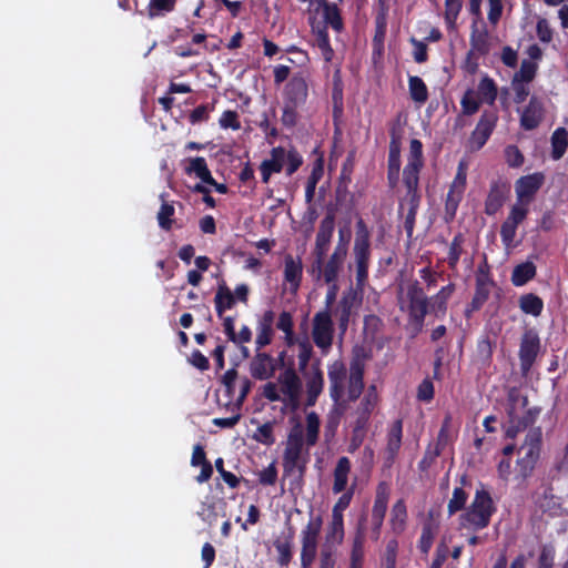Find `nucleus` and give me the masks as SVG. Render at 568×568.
<instances>
[{"label": "nucleus", "instance_id": "nucleus-40", "mask_svg": "<svg viewBox=\"0 0 568 568\" xmlns=\"http://www.w3.org/2000/svg\"><path fill=\"white\" fill-rule=\"evenodd\" d=\"M178 0H150L146 7L149 19H155L166 16L175 10Z\"/></svg>", "mask_w": 568, "mask_h": 568}, {"label": "nucleus", "instance_id": "nucleus-35", "mask_svg": "<svg viewBox=\"0 0 568 568\" xmlns=\"http://www.w3.org/2000/svg\"><path fill=\"white\" fill-rule=\"evenodd\" d=\"M519 308L523 313L539 316L544 310V301L534 293H527L519 297Z\"/></svg>", "mask_w": 568, "mask_h": 568}, {"label": "nucleus", "instance_id": "nucleus-50", "mask_svg": "<svg viewBox=\"0 0 568 568\" xmlns=\"http://www.w3.org/2000/svg\"><path fill=\"white\" fill-rule=\"evenodd\" d=\"M464 242V235L462 233H457L449 245L447 263L449 268L452 270H455L457 267V264L463 253Z\"/></svg>", "mask_w": 568, "mask_h": 568}, {"label": "nucleus", "instance_id": "nucleus-33", "mask_svg": "<svg viewBox=\"0 0 568 568\" xmlns=\"http://www.w3.org/2000/svg\"><path fill=\"white\" fill-rule=\"evenodd\" d=\"M185 173L189 175L195 174L203 183H214V178L207 168L206 160L202 156L190 159Z\"/></svg>", "mask_w": 568, "mask_h": 568}, {"label": "nucleus", "instance_id": "nucleus-54", "mask_svg": "<svg viewBox=\"0 0 568 568\" xmlns=\"http://www.w3.org/2000/svg\"><path fill=\"white\" fill-rule=\"evenodd\" d=\"M539 410L536 408H529L523 416H518L515 412V407L511 406L507 410L508 419L519 423V428H527L532 425L536 420Z\"/></svg>", "mask_w": 568, "mask_h": 568}, {"label": "nucleus", "instance_id": "nucleus-39", "mask_svg": "<svg viewBox=\"0 0 568 568\" xmlns=\"http://www.w3.org/2000/svg\"><path fill=\"white\" fill-rule=\"evenodd\" d=\"M477 94L484 103L494 105L498 94L495 81L488 75L483 77L478 83Z\"/></svg>", "mask_w": 568, "mask_h": 568}, {"label": "nucleus", "instance_id": "nucleus-14", "mask_svg": "<svg viewBox=\"0 0 568 568\" xmlns=\"http://www.w3.org/2000/svg\"><path fill=\"white\" fill-rule=\"evenodd\" d=\"M545 112L546 110L542 100L532 95L520 113V128L525 131H532L537 129L544 121Z\"/></svg>", "mask_w": 568, "mask_h": 568}, {"label": "nucleus", "instance_id": "nucleus-56", "mask_svg": "<svg viewBox=\"0 0 568 568\" xmlns=\"http://www.w3.org/2000/svg\"><path fill=\"white\" fill-rule=\"evenodd\" d=\"M556 549L552 544H544L537 558V568L555 567Z\"/></svg>", "mask_w": 568, "mask_h": 568}, {"label": "nucleus", "instance_id": "nucleus-9", "mask_svg": "<svg viewBox=\"0 0 568 568\" xmlns=\"http://www.w3.org/2000/svg\"><path fill=\"white\" fill-rule=\"evenodd\" d=\"M334 333L335 329L331 311L322 310L317 312L312 321V338L314 344L323 354H327L329 352L334 339Z\"/></svg>", "mask_w": 568, "mask_h": 568}, {"label": "nucleus", "instance_id": "nucleus-7", "mask_svg": "<svg viewBox=\"0 0 568 568\" xmlns=\"http://www.w3.org/2000/svg\"><path fill=\"white\" fill-rule=\"evenodd\" d=\"M406 296L408 301L407 313L409 322L419 332L424 326L426 315L430 312L429 298L426 296L418 281L408 284Z\"/></svg>", "mask_w": 568, "mask_h": 568}, {"label": "nucleus", "instance_id": "nucleus-4", "mask_svg": "<svg viewBox=\"0 0 568 568\" xmlns=\"http://www.w3.org/2000/svg\"><path fill=\"white\" fill-rule=\"evenodd\" d=\"M304 432L301 423H296L287 435L286 446L283 453L284 476H291L295 471L302 478L307 464V458L303 456Z\"/></svg>", "mask_w": 568, "mask_h": 568}, {"label": "nucleus", "instance_id": "nucleus-3", "mask_svg": "<svg viewBox=\"0 0 568 568\" xmlns=\"http://www.w3.org/2000/svg\"><path fill=\"white\" fill-rule=\"evenodd\" d=\"M353 263L348 270L354 267L355 280L368 282L369 266L372 260L371 231L363 219H358L355 224V237L352 247Z\"/></svg>", "mask_w": 568, "mask_h": 568}, {"label": "nucleus", "instance_id": "nucleus-19", "mask_svg": "<svg viewBox=\"0 0 568 568\" xmlns=\"http://www.w3.org/2000/svg\"><path fill=\"white\" fill-rule=\"evenodd\" d=\"M508 192L509 186L506 183L493 181L485 201V213L495 215L503 207Z\"/></svg>", "mask_w": 568, "mask_h": 568}, {"label": "nucleus", "instance_id": "nucleus-53", "mask_svg": "<svg viewBox=\"0 0 568 568\" xmlns=\"http://www.w3.org/2000/svg\"><path fill=\"white\" fill-rule=\"evenodd\" d=\"M386 26V12L382 11L375 19V34L373 38V45L375 49H378V51H381L384 47Z\"/></svg>", "mask_w": 568, "mask_h": 568}, {"label": "nucleus", "instance_id": "nucleus-43", "mask_svg": "<svg viewBox=\"0 0 568 568\" xmlns=\"http://www.w3.org/2000/svg\"><path fill=\"white\" fill-rule=\"evenodd\" d=\"M468 493L463 487H455L453 495L447 504V514L449 517L457 514L458 511L466 510V504L468 500Z\"/></svg>", "mask_w": 568, "mask_h": 568}, {"label": "nucleus", "instance_id": "nucleus-36", "mask_svg": "<svg viewBox=\"0 0 568 568\" xmlns=\"http://www.w3.org/2000/svg\"><path fill=\"white\" fill-rule=\"evenodd\" d=\"M324 174L323 161L318 159L313 165L312 172L307 178L306 186H305V202L311 204L315 196V190L317 183L321 181Z\"/></svg>", "mask_w": 568, "mask_h": 568}, {"label": "nucleus", "instance_id": "nucleus-21", "mask_svg": "<svg viewBox=\"0 0 568 568\" xmlns=\"http://www.w3.org/2000/svg\"><path fill=\"white\" fill-rule=\"evenodd\" d=\"M275 320V313L272 310L265 311L258 320L257 323V335L255 339V345L257 351H261L263 347L271 344L274 331L273 324Z\"/></svg>", "mask_w": 568, "mask_h": 568}, {"label": "nucleus", "instance_id": "nucleus-34", "mask_svg": "<svg viewBox=\"0 0 568 568\" xmlns=\"http://www.w3.org/2000/svg\"><path fill=\"white\" fill-rule=\"evenodd\" d=\"M214 303L217 316L222 317L226 310H231L235 305L236 300L231 290L223 284L216 291Z\"/></svg>", "mask_w": 568, "mask_h": 568}, {"label": "nucleus", "instance_id": "nucleus-57", "mask_svg": "<svg viewBox=\"0 0 568 568\" xmlns=\"http://www.w3.org/2000/svg\"><path fill=\"white\" fill-rule=\"evenodd\" d=\"M175 213L174 206L172 203L163 202L159 212H158V222L159 226L164 231H170L173 225V215Z\"/></svg>", "mask_w": 568, "mask_h": 568}, {"label": "nucleus", "instance_id": "nucleus-13", "mask_svg": "<svg viewBox=\"0 0 568 568\" xmlns=\"http://www.w3.org/2000/svg\"><path fill=\"white\" fill-rule=\"evenodd\" d=\"M540 351V338L536 331L527 329L521 336L519 361L523 371H529Z\"/></svg>", "mask_w": 568, "mask_h": 568}, {"label": "nucleus", "instance_id": "nucleus-31", "mask_svg": "<svg viewBox=\"0 0 568 568\" xmlns=\"http://www.w3.org/2000/svg\"><path fill=\"white\" fill-rule=\"evenodd\" d=\"M315 36L313 45L317 47L325 62H331L334 58V50L331 45L329 36L326 26L312 28Z\"/></svg>", "mask_w": 568, "mask_h": 568}, {"label": "nucleus", "instance_id": "nucleus-22", "mask_svg": "<svg viewBox=\"0 0 568 568\" xmlns=\"http://www.w3.org/2000/svg\"><path fill=\"white\" fill-rule=\"evenodd\" d=\"M367 282L355 280V285L348 286L343 293L338 303L343 304L347 310L356 313L362 306L365 287Z\"/></svg>", "mask_w": 568, "mask_h": 568}, {"label": "nucleus", "instance_id": "nucleus-61", "mask_svg": "<svg viewBox=\"0 0 568 568\" xmlns=\"http://www.w3.org/2000/svg\"><path fill=\"white\" fill-rule=\"evenodd\" d=\"M398 541L392 538L387 541L385 552L382 557V562L385 568H396L397 564Z\"/></svg>", "mask_w": 568, "mask_h": 568}, {"label": "nucleus", "instance_id": "nucleus-59", "mask_svg": "<svg viewBox=\"0 0 568 568\" xmlns=\"http://www.w3.org/2000/svg\"><path fill=\"white\" fill-rule=\"evenodd\" d=\"M273 423L267 422L263 425L258 426L253 435V439L256 442L266 445L272 446L275 443V437L273 434Z\"/></svg>", "mask_w": 568, "mask_h": 568}, {"label": "nucleus", "instance_id": "nucleus-29", "mask_svg": "<svg viewBox=\"0 0 568 568\" xmlns=\"http://www.w3.org/2000/svg\"><path fill=\"white\" fill-rule=\"evenodd\" d=\"M422 200H400L398 205V213H402L407 206V213L404 220V230L408 239L413 237L416 216L420 206Z\"/></svg>", "mask_w": 568, "mask_h": 568}, {"label": "nucleus", "instance_id": "nucleus-11", "mask_svg": "<svg viewBox=\"0 0 568 568\" xmlns=\"http://www.w3.org/2000/svg\"><path fill=\"white\" fill-rule=\"evenodd\" d=\"M308 97V84L302 73L294 74L284 87V103L291 104L293 108H302Z\"/></svg>", "mask_w": 568, "mask_h": 568}, {"label": "nucleus", "instance_id": "nucleus-52", "mask_svg": "<svg viewBox=\"0 0 568 568\" xmlns=\"http://www.w3.org/2000/svg\"><path fill=\"white\" fill-rule=\"evenodd\" d=\"M437 528L432 523L423 525L418 540V548L422 554L427 555L433 546Z\"/></svg>", "mask_w": 568, "mask_h": 568}, {"label": "nucleus", "instance_id": "nucleus-2", "mask_svg": "<svg viewBox=\"0 0 568 568\" xmlns=\"http://www.w3.org/2000/svg\"><path fill=\"white\" fill-rule=\"evenodd\" d=\"M496 511L497 506L490 491L480 483L470 505L459 516V526L473 531L483 530L490 525Z\"/></svg>", "mask_w": 568, "mask_h": 568}, {"label": "nucleus", "instance_id": "nucleus-26", "mask_svg": "<svg viewBox=\"0 0 568 568\" xmlns=\"http://www.w3.org/2000/svg\"><path fill=\"white\" fill-rule=\"evenodd\" d=\"M455 284L449 283L446 286H443L437 294L430 297L429 307L430 312L435 314L437 317H442L447 312L448 300L455 292Z\"/></svg>", "mask_w": 568, "mask_h": 568}, {"label": "nucleus", "instance_id": "nucleus-18", "mask_svg": "<svg viewBox=\"0 0 568 568\" xmlns=\"http://www.w3.org/2000/svg\"><path fill=\"white\" fill-rule=\"evenodd\" d=\"M281 392L286 396L288 403L296 407L298 405L302 382L293 367L286 368L278 377Z\"/></svg>", "mask_w": 568, "mask_h": 568}, {"label": "nucleus", "instance_id": "nucleus-44", "mask_svg": "<svg viewBox=\"0 0 568 568\" xmlns=\"http://www.w3.org/2000/svg\"><path fill=\"white\" fill-rule=\"evenodd\" d=\"M323 8L324 22L332 27L336 32H341L344 28L341 10L336 3H325Z\"/></svg>", "mask_w": 568, "mask_h": 568}, {"label": "nucleus", "instance_id": "nucleus-15", "mask_svg": "<svg viewBox=\"0 0 568 568\" xmlns=\"http://www.w3.org/2000/svg\"><path fill=\"white\" fill-rule=\"evenodd\" d=\"M277 369V359L265 352L256 349L255 355L250 362V374L253 378L266 381L273 377Z\"/></svg>", "mask_w": 568, "mask_h": 568}, {"label": "nucleus", "instance_id": "nucleus-38", "mask_svg": "<svg viewBox=\"0 0 568 568\" xmlns=\"http://www.w3.org/2000/svg\"><path fill=\"white\" fill-rule=\"evenodd\" d=\"M488 31L486 28L478 30L473 26L470 33V50H474L478 55H486L489 52Z\"/></svg>", "mask_w": 568, "mask_h": 568}, {"label": "nucleus", "instance_id": "nucleus-6", "mask_svg": "<svg viewBox=\"0 0 568 568\" xmlns=\"http://www.w3.org/2000/svg\"><path fill=\"white\" fill-rule=\"evenodd\" d=\"M541 432L531 430L526 435L525 443L519 449L520 457L517 459L516 477L525 480L531 476L540 456Z\"/></svg>", "mask_w": 568, "mask_h": 568}, {"label": "nucleus", "instance_id": "nucleus-45", "mask_svg": "<svg viewBox=\"0 0 568 568\" xmlns=\"http://www.w3.org/2000/svg\"><path fill=\"white\" fill-rule=\"evenodd\" d=\"M273 173H281L285 164V148L278 145L271 150V158L261 163Z\"/></svg>", "mask_w": 568, "mask_h": 568}, {"label": "nucleus", "instance_id": "nucleus-20", "mask_svg": "<svg viewBox=\"0 0 568 568\" xmlns=\"http://www.w3.org/2000/svg\"><path fill=\"white\" fill-rule=\"evenodd\" d=\"M423 168L406 164L403 169V184L406 190L402 200H422L419 190L420 172Z\"/></svg>", "mask_w": 568, "mask_h": 568}, {"label": "nucleus", "instance_id": "nucleus-64", "mask_svg": "<svg viewBox=\"0 0 568 568\" xmlns=\"http://www.w3.org/2000/svg\"><path fill=\"white\" fill-rule=\"evenodd\" d=\"M313 355V346L311 345L308 339H303L298 342V368L300 371H304L312 358Z\"/></svg>", "mask_w": 568, "mask_h": 568}, {"label": "nucleus", "instance_id": "nucleus-63", "mask_svg": "<svg viewBox=\"0 0 568 568\" xmlns=\"http://www.w3.org/2000/svg\"><path fill=\"white\" fill-rule=\"evenodd\" d=\"M517 225L510 222L504 221L500 226V237L505 248L515 247V237L517 232Z\"/></svg>", "mask_w": 568, "mask_h": 568}, {"label": "nucleus", "instance_id": "nucleus-10", "mask_svg": "<svg viewBox=\"0 0 568 568\" xmlns=\"http://www.w3.org/2000/svg\"><path fill=\"white\" fill-rule=\"evenodd\" d=\"M544 183L545 174L542 172H535L532 174L520 176L515 183V192L518 203L529 204Z\"/></svg>", "mask_w": 568, "mask_h": 568}, {"label": "nucleus", "instance_id": "nucleus-27", "mask_svg": "<svg viewBox=\"0 0 568 568\" xmlns=\"http://www.w3.org/2000/svg\"><path fill=\"white\" fill-rule=\"evenodd\" d=\"M303 264L300 257L296 260L292 255L284 258V280L294 290H297L302 282Z\"/></svg>", "mask_w": 568, "mask_h": 568}, {"label": "nucleus", "instance_id": "nucleus-17", "mask_svg": "<svg viewBox=\"0 0 568 568\" xmlns=\"http://www.w3.org/2000/svg\"><path fill=\"white\" fill-rule=\"evenodd\" d=\"M335 230V210L328 209L320 223L315 237L313 254H327Z\"/></svg>", "mask_w": 568, "mask_h": 568}, {"label": "nucleus", "instance_id": "nucleus-12", "mask_svg": "<svg viewBox=\"0 0 568 568\" xmlns=\"http://www.w3.org/2000/svg\"><path fill=\"white\" fill-rule=\"evenodd\" d=\"M389 487L387 483L381 481L376 488L375 500L372 509L373 538L377 540L387 511Z\"/></svg>", "mask_w": 568, "mask_h": 568}, {"label": "nucleus", "instance_id": "nucleus-30", "mask_svg": "<svg viewBox=\"0 0 568 568\" xmlns=\"http://www.w3.org/2000/svg\"><path fill=\"white\" fill-rule=\"evenodd\" d=\"M537 274V267L531 261L516 265L511 272L513 285L520 287L531 281Z\"/></svg>", "mask_w": 568, "mask_h": 568}, {"label": "nucleus", "instance_id": "nucleus-46", "mask_svg": "<svg viewBox=\"0 0 568 568\" xmlns=\"http://www.w3.org/2000/svg\"><path fill=\"white\" fill-rule=\"evenodd\" d=\"M498 119L496 110H484L475 128L490 138L497 125Z\"/></svg>", "mask_w": 568, "mask_h": 568}, {"label": "nucleus", "instance_id": "nucleus-47", "mask_svg": "<svg viewBox=\"0 0 568 568\" xmlns=\"http://www.w3.org/2000/svg\"><path fill=\"white\" fill-rule=\"evenodd\" d=\"M484 103L476 97L473 89H467L460 99L462 112L466 116H471L479 111L480 104Z\"/></svg>", "mask_w": 568, "mask_h": 568}, {"label": "nucleus", "instance_id": "nucleus-1", "mask_svg": "<svg viewBox=\"0 0 568 568\" xmlns=\"http://www.w3.org/2000/svg\"><path fill=\"white\" fill-rule=\"evenodd\" d=\"M365 365L361 359H353L349 372L342 361H334L328 365L327 376L329 383V397L334 405L332 413L339 418L348 404L359 398L364 389Z\"/></svg>", "mask_w": 568, "mask_h": 568}, {"label": "nucleus", "instance_id": "nucleus-58", "mask_svg": "<svg viewBox=\"0 0 568 568\" xmlns=\"http://www.w3.org/2000/svg\"><path fill=\"white\" fill-rule=\"evenodd\" d=\"M344 538V516L332 514L327 539L341 544Z\"/></svg>", "mask_w": 568, "mask_h": 568}, {"label": "nucleus", "instance_id": "nucleus-25", "mask_svg": "<svg viewBox=\"0 0 568 568\" xmlns=\"http://www.w3.org/2000/svg\"><path fill=\"white\" fill-rule=\"evenodd\" d=\"M352 464L348 457L342 456L338 458L333 471V487L334 494H341L347 490L348 475L351 473Z\"/></svg>", "mask_w": 568, "mask_h": 568}, {"label": "nucleus", "instance_id": "nucleus-62", "mask_svg": "<svg viewBox=\"0 0 568 568\" xmlns=\"http://www.w3.org/2000/svg\"><path fill=\"white\" fill-rule=\"evenodd\" d=\"M505 161L510 168H520L525 158L519 148L515 144L507 145L504 150Z\"/></svg>", "mask_w": 568, "mask_h": 568}, {"label": "nucleus", "instance_id": "nucleus-8", "mask_svg": "<svg viewBox=\"0 0 568 568\" xmlns=\"http://www.w3.org/2000/svg\"><path fill=\"white\" fill-rule=\"evenodd\" d=\"M468 165L460 161L457 165L456 175L449 185L445 201V220L450 222L455 219L457 209L463 200L467 184Z\"/></svg>", "mask_w": 568, "mask_h": 568}, {"label": "nucleus", "instance_id": "nucleus-42", "mask_svg": "<svg viewBox=\"0 0 568 568\" xmlns=\"http://www.w3.org/2000/svg\"><path fill=\"white\" fill-rule=\"evenodd\" d=\"M464 0H445L444 20L448 30L457 28V19L463 10Z\"/></svg>", "mask_w": 568, "mask_h": 568}, {"label": "nucleus", "instance_id": "nucleus-51", "mask_svg": "<svg viewBox=\"0 0 568 568\" xmlns=\"http://www.w3.org/2000/svg\"><path fill=\"white\" fill-rule=\"evenodd\" d=\"M331 313L332 316L334 315V317L336 318L337 327L341 335H344L348 329L351 317L354 314V312L347 310V307L337 302L335 308H331Z\"/></svg>", "mask_w": 568, "mask_h": 568}, {"label": "nucleus", "instance_id": "nucleus-55", "mask_svg": "<svg viewBox=\"0 0 568 568\" xmlns=\"http://www.w3.org/2000/svg\"><path fill=\"white\" fill-rule=\"evenodd\" d=\"M409 165H416L424 168V152H423V143L418 139H412L409 142V153L407 158V163Z\"/></svg>", "mask_w": 568, "mask_h": 568}, {"label": "nucleus", "instance_id": "nucleus-49", "mask_svg": "<svg viewBox=\"0 0 568 568\" xmlns=\"http://www.w3.org/2000/svg\"><path fill=\"white\" fill-rule=\"evenodd\" d=\"M320 435V417L315 412L306 415V445L313 447L316 445Z\"/></svg>", "mask_w": 568, "mask_h": 568}, {"label": "nucleus", "instance_id": "nucleus-23", "mask_svg": "<svg viewBox=\"0 0 568 568\" xmlns=\"http://www.w3.org/2000/svg\"><path fill=\"white\" fill-rule=\"evenodd\" d=\"M367 282L355 280V285L348 286L343 293L338 303L343 304L347 310L356 313L362 306L365 287Z\"/></svg>", "mask_w": 568, "mask_h": 568}, {"label": "nucleus", "instance_id": "nucleus-16", "mask_svg": "<svg viewBox=\"0 0 568 568\" xmlns=\"http://www.w3.org/2000/svg\"><path fill=\"white\" fill-rule=\"evenodd\" d=\"M403 438V420H394L387 429L386 447L384 450L385 467H392L399 454Z\"/></svg>", "mask_w": 568, "mask_h": 568}, {"label": "nucleus", "instance_id": "nucleus-48", "mask_svg": "<svg viewBox=\"0 0 568 568\" xmlns=\"http://www.w3.org/2000/svg\"><path fill=\"white\" fill-rule=\"evenodd\" d=\"M292 545L293 534L284 540L277 539L274 541V547L277 551V564L282 567L287 566L292 560Z\"/></svg>", "mask_w": 568, "mask_h": 568}, {"label": "nucleus", "instance_id": "nucleus-28", "mask_svg": "<svg viewBox=\"0 0 568 568\" xmlns=\"http://www.w3.org/2000/svg\"><path fill=\"white\" fill-rule=\"evenodd\" d=\"M324 386L323 372L320 368L318 363L313 366V375L306 382V406H314L321 395Z\"/></svg>", "mask_w": 568, "mask_h": 568}, {"label": "nucleus", "instance_id": "nucleus-37", "mask_svg": "<svg viewBox=\"0 0 568 568\" xmlns=\"http://www.w3.org/2000/svg\"><path fill=\"white\" fill-rule=\"evenodd\" d=\"M551 142V158L552 160H560L568 146V132L565 128H557L550 139Z\"/></svg>", "mask_w": 568, "mask_h": 568}, {"label": "nucleus", "instance_id": "nucleus-32", "mask_svg": "<svg viewBox=\"0 0 568 568\" xmlns=\"http://www.w3.org/2000/svg\"><path fill=\"white\" fill-rule=\"evenodd\" d=\"M407 507L404 499H398L392 507L390 528L396 535H400L406 528Z\"/></svg>", "mask_w": 568, "mask_h": 568}, {"label": "nucleus", "instance_id": "nucleus-41", "mask_svg": "<svg viewBox=\"0 0 568 568\" xmlns=\"http://www.w3.org/2000/svg\"><path fill=\"white\" fill-rule=\"evenodd\" d=\"M408 90L410 99L419 104H423L428 99V89L422 78L410 75L408 78Z\"/></svg>", "mask_w": 568, "mask_h": 568}, {"label": "nucleus", "instance_id": "nucleus-5", "mask_svg": "<svg viewBox=\"0 0 568 568\" xmlns=\"http://www.w3.org/2000/svg\"><path fill=\"white\" fill-rule=\"evenodd\" d=\"M314 260L311 264L308 273L316 282H323L324 284H331L332 282H338L341 272L343 271L346 255L332 252L329 256L327 254L315 253Z\"/></svg>", "mask_w": 568, "mask_h": 568}, {"label": "nucleus", "instance_id": "nucleus-24", "mask_svg": "<svg viewBox=\"0 0 568 568\" xmlns=\"http://www.w3.org/2000/svg\"><path fill=\"white\" fill-rule=\"evenodd\" d=\"M489 284L490 282L487 278L481 276L476 278L475 294L465 310L466 317H470L471 313L479 311L487 302L490 294Z\"/></svg>", "mask_w": 568, "mask_h": 568}, {"label": "nucleus", "instance_id": "nucleus-60", "mask_svg": "<svg viewBox=\"0 0 568 568\" xmlns=\"http://www.w3.org/2000/svg\"><path fill=\"white\" fill-rule=\"evenodd\" d=\"M286 175H293L303 164V158L295 148L285 149Z\"/></svg>", "mask_w": 568, "mask_h": 568}]
</instances>
